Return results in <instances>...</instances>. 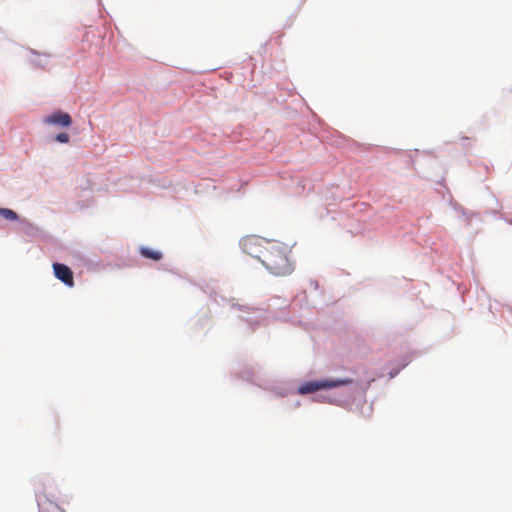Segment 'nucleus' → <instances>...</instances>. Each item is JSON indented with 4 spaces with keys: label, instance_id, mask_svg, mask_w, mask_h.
<instances>
[{
    "label": "nucleus",
    "instance_id": "nucleus-1",
    "mask_svg": "<svg viewBox=\"0 0 512 512\" xmlns=\"http://www.w3.org/2000/svg\"><path fill=\"white\" fill-rule=\"evenodd\" d=\"M263 253L262 264L271 274L287 276L293 272L294 262L291 258V251L285 244L270 241Z\"/></svg>",
    "mask_w": 512,
    "mask_h": 512
},
{
    "label": "nucleus",
    "instance_id": "nucleus-2",
    "mask_svg": "<svg viewBox=\"0 0 512 512\" xmlns=\"http://www.w3.org/2000/svg\"><path fill=\"white\" fill-rule=\"evenodd\" d=\"M270 241L259 236L249 235L241 239L240 246L244 253L258 259L262 263L263 251L266 250Z\"/></svg>",
    "mask_w": 512,
    "mask_h": 512
},
{
    "label": "nucleus",
    "instance_id": "nucleus-3",
    "mask_svg": "<svg viewBox=\"0 0 512 512\" xmlns=\"http://www.w3.org/2000/svg\"><path fill=\"white\" fill-rule=\"evenodd\" d=\"M353 380L350 378H343V379H332V380H322V381H310L302 384L298 391L300 394H309L314 393L321 389H330V388H336L339 386H345L352 384Z\"/></svg>",
    "mask_w": 512,
    "mask_h": 512
},
{
    "label": "nucleus",
    "instance_id": "nucleus-4",
    "mask_svg": "<svg viewBox=\"0 0 512 512\" xmlns=\"http://www.w3.org/2000/svg\"><path fill=\"white\" fill-rule=\"evenodd\" d=\"M43 123L60 127H69L72 124V118L68 113L58 110L44 117Z\"/></svg>",
    "mask_w": 512,
    "mask_h": 512
},
{
    "label": "nucleus",
    "instance_id": "nucleus-5",
    "mask_svg": "<svg viewBox=\"0 0 512 512\" xmlns=\"http://www.w3.org/2000/svg\"><path fill=\"white\" fill-rule=\"evenodd\" d=\"M53 269L55 276L64 284H66L69 287H72L74 285L73 273L67 265L55 263L53 265Z\"/></svg>",
    "mask_w": 512,
    "mask_h": 512
},
{
    "label": "nucleus",
    "instance_id": "nucleus-6",
    "mask_svg": "<svg viewBox=\"0 0 512 512\" xmlns=\"http://www.w3.org/2000/svg\"><path fill=\"white\" fill-rule=\"evenodd\" d=\"M140 254L143 257H145V258L152 259V260H155V261H158V260H160L162 258L161 252L152 250V249L147 248V247H142L140 249Z\"/></svg>",
    "mask_w": 512,
    "mask_h": 512
},
{
    "label": "nucleus",
    "instance_id": "nucleus-7",
    "mask_svg": "<svg viewBox=\"0 0 512 512\" xmlns=\"http://www.w3.org/2000/svg\"><path fill=\"white\" fill-rule=\"evenodd\" d=\"M0 216L8 221H17L19 218L16 212L8 208H0Z\"/></svg>",
    "mask_w": 512,
    "mask_h": 512
},
{
    "label": "nucleus",
    "instance_id": "nucleus-8",
    "mask_svg": "<svg viewBox=\"0 0 512 512\" xmlns=\"http://www.w3.org/2000/svg\"><path fill=\"white\" fill-rule=\"evenodd\" d=\"M56 141L60 143H68L70 140V137L67 133H59L56 135Z\"/></svg>",
    "mask_w": 512,
    "mask_h": 512
}]
</instances>
